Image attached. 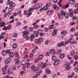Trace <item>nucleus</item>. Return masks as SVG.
<instances>
[{
    "label": "nucleus",
    "mask_w": 78,
    "mask_h": 78,
    "mask_svg": "<svg viewBox=\"0 0 78 78\" xmlns=\"http://www.w3.org/2000/svg\"><path fill=\"white\" fill-rule=\"evenodd\" d=\"M70 63H67L65 65L64 67L66 68V70H69L70 69Z\"/></svg>",
    "instance_id": "obj_1"
},
{
    "label": "nucleus",
    "mask_w": 78,
    "mask_h": 78,
    "mask_svg": "<svg viewBox=\"0 0 78 78\" xmlns=\"http://www.w3.org/2000/svg\"><path fill=\"white\" fill-rule=\"evenodd\" d=\"M23 37H26V36H27V34H28V31L27 30H26L25 31H23Z\"/></svg>",
    "instance_id": "obj_2"
},
{
    "label": "nucleus",
    "mask_w": 78,
    "mask_h": 78,
    "mask_svg": "<svg viewBox=\"0 0 78 78\" xmlns=\"http://www.w3.org/2000/svg\"><path fill=\"white\" fill-rule=\"evenodd\" d=\"M54 32H53L52 33V36H56L57 33V31H58V30L57 29H54L53 30Z\"/></svg>",
    "instance_id": "obj_3"
},
{
    "label": "nucleus",
    "mask_w": 78,
    "mask_h": 78,
    "mask_svg": "<svg viewBox=\"0 0 78 78\" xmlns=\"http://www.w3.org/2000/svg\"><path fill=\"white\" fill-rule=\"evenodd\" d=\"M10 61H11V59L9 58H8L5 60V62L6 64H7L9 63Z\"/></svg>",
    "instance_id": "obj_4"
},
{
    "label": "nucleus",
    "mask_w": 78,
    "mask_h": 78,
    "mask_svg": "<svg viewBox=\"0 0 78 78\" xmlns=\"http://www.w3.org/2000/svg\"><path fill=\"white\" fill-rule=\"evenodd\" d=\"M37 33L38 34H40V36H44V34L42 33V30H38Z\"/></svg>",
    "instance_id": "obj_5"
},
{
    "label": "nucleus",
    "mask_w": 78,
    "mask_h": 78,
    "mask_svg": "<svg viewBox=\"0 0 78 78\" xmlns=\"http://www.w3.org/2000/svg\"><path fill=\"white\" fill-rule=\"evenodd\" d=\"M45 72L47 74H50V73L51 72V71H50V70L48 69V68H47L46 69Z\"/></svg>",
    "instance_id": "obj_6"
},
{
    "label": "nucleus",
    "mask_w": 78,
    "mask_h": 78,
    "mask_svg": "<svg viewBox=\"0 0 78 78\" xmlns=\"http://www.w3.org/2000/svg\"><path fill=\"white\" fill-rule=\"evenodd\" d=\"M0 24H1L0 25V27H5V23L3 22L2 21L0 22Z\"/></svg>",
    "instance_id": "obj_7"
},
{
    "label": "nucleus",
    "mask_w": 78,
    "mask_h": 78,
    "mask_svg": "<svg viewBox=\"0 0 78 78\" xmlns=\"http://www.w3.org/2000/svg\"><path fill=\"white\" fill-rule=\"evenodd\" d=\"M39 8V4H36L34 5V9H38Z\"/></svg>",
    "instance_id": "obj_8"
},
{
    "label": "nucleus",
    "mask_w": 78,
    "mask_h": 78,
    "mask_svg": "<svg viewBox=\"0 0 78 78\" xmlns=\"http://www.w3.org/2000/svg\"><path fill=\"white\" fill-rule=\"evenodd\" d=\"M50 53L51 54H52L53 55H54V54H55L56 53V51L54 49H51L50 50Z\"/></svg>",
    "instance_id": "obj_9"
},
{
    "label": "nucleus",
    "mask_w": 78,
    "mask_h": 78,
    "mask_svg": "<svg viewBox=\"0 0 78 78\" xmlns=\"http://www.w3.org/2000/svg\"><path fill=\"white\" fill-rule=\"evenodd\" d=\"M59 60L58 59L56 61L54 62V66H56V65H57V64H59Z\"/></svg>",
    "instance_id": "obj_10"
},
{
    "label": "nucleus",
    "mask_w": 78,
    "mask_h": 78,
    "mask_svg": "<svg viewBox=\"0 0 78 78\" xmlns=\"http://www.w3.org/2000/svg\"><path fill=\"white\" fill-rule=\"evenodd\" d=\"M64 16L65 17L66 19H68L69 18V14H68V13L65 12Z\"/></svg>",
    "instance_id": "obj_11"
},
{
    "label": "nucleus",
    "mask_w": 78,
    "mask_h": 78,
    "mask_svg": "<svg viewBox=\"0 0 78 78\" xmlns=\"http://www.w3.org/2000/svg\"><path fill=\"white\" fill-rule=\"evenodd\" d=\"M58 18H59V19H62V18H63V16H62V15H61L59 13H58Z\"/></svg>",
    "instance_id": "obj_12"
},
{
    "label": "nucleus",
    "mask_w": 78,
    "mask_h": 78,
    "mask_svg": "<svg viewBox=\"0 0 78 78\" xmlns=\"http://www.w3.org/2000/svg\"><path fill=\"white\" fill-rule=\"evenodd\" d=\"M53 12H54V10L53 9L51 10L47 13V14L49 15L50 14H51V13Z\"/></svg>",
    "instance_id": "obj_13"
},
{
    "label": "nucleus",
    "mask_w": 78,
    "mask_h": 78,
    "mask_svg": "<svg viewBox=\"0 0 78 78\" xmlns=\"http://www.w3.org/2000/svg\"><path fill=\"white\" fill-rule=\"evenodd\" d=\"M64 56H65V55H64V54H62L59 55L60 58L61 59L64 58Z\"/></svg>",
    "instance_id": "obj_14"
},
{
    "label": "nucleus",
    "mask_w": 78,
    "mask_h": 78,
    "mask_svg": "<svg viewBox=\"0 0 78 78\" xmlns=\"http://www.w3.org/2000/svg\"><path fill=\"white\" fill-rule=\"evenodd\" d=\"M38 39L39 42H42V41H44V39L42 37L39 38Z\"/></svg>",
    "instance_id": "obj_15"
},
{
    "label": "nucleus",
    "mask_w": 78,
    "mask_h": 78,
    "mask_svg": "<svg viewBox=\"0 0 78 78\" xmlns=\"http://www.w3.org/2000/svg\"><path fill=\"white\" fill-rule=\"evenodd\" d=\"M52 61H56V60L57 59V58L55 56L53 55L52 57Z\"/></svg>",
    "instance_id": "obj_16"
},
{
    "label": "nucleus",
    "mask_w": 78,
    "mask_h": 78,
    "mask_svg": "<svg viewBox=\"0 0 78 78\" xmlns=\"http://www.w3.org/2000/svg\"><path fill=\"white\" fill-rule=\"evenodd\" d=\"M9 56L10 58H12L14 56V55L12 52H10L9 54Z\"/></svg>",
    "instance_id": "obj_17"
},
{
    "label": "nucleus",
    "mask_w": 78,
    "mask_h": 78,
    "mask_svg": "<svg viewBox=\"0 0 78 78\" xmlns=\"http://www.w3.org/2000/svg\"><path fill=\"white\" fill-rule=\"evenodd\" d=\"M67 32L65 30L62 32L61 33V34L63 35V34H67Z\"/></svg>",
    "instance_id": "obj_18"
},
{
    "label": "nucleus",
    "mask_w": 78,
    "mask_h": 78,
    "mask_svg": "<svg viewBox=\"0 0 78 78\" xmlns=\"http://www.w3.org/2000/svg\"><path fill=\"white\" fill-rule=\"evenodd\" d=\"M12 7H11V6H10L8 9V11H9L10 12L12 11Z\"/></svg>",
    "instance_id": "obj_19"
},
{
    "label": "nucleus",
    "mask_w": 78,
    "mask_h": 78,
    "mask_svg": "<svg viewBox=\"0 0 78 78\" xmlns=\"http://www.w3.org/2000/svg\"><path fill=\"white\" fill-rule=\"evenodd\" d=\"M43 58V55H41L39 56L38 59H40V60H42Z\"/></svg>",
    "instance_id": "obj_20"
},
{
    "label": "nucleus",
    "mask_w": 78,
    "mask_h": 78,
    "mask_svg": "<svg viewBox=\"0 0 78 78\" xmlns=\"http://www.w3.org/2000/svg\"><path fill=\"white\" fill-rule=\"evenodd\" d=\"M14 56L16 57H19V54L18 53V52H15L14 53Z\"/></svg>",
    "instance_id": "obj_21"
},
{
    "label": "nucleus",
    "mask_w": 78,
    "mask_h": 78,
    "mask_svg": "<svg viewBox=\"0 0 78 78\" xmlns=\"http://www.w3.org/2000/svg\"><path fill=\"white\" fill-rule=\"evenodd\" d=\"M26 63V62H25V61L24 60H22L21 62V64L22 65H24Z\"/></svg>",
    "instance_id": "obj_22"
},
{
    "label": "nucleus",
    "mask_w": 78,
    "mask_h": 78,
    "mask_svg": "<svg viewBox=\"0 0 78 78\" xmlns=\"http://www.w3.org/2000/svg\"><path fill=\"white\" fill-rule=\"evenodd\" d=\"M54 24H52L50 25L49 27V29H52L53 28V27H54Z\"/></svg>",
    "instance_id": "obj_23"
},
{
    "label": "nucleus",
    "mask_w": 78,
    "mask_h": 78,
    "mask_svg": "<svg viewBox=\"0 0 78 78\" xmlns=\"http://www.w3.org/2000/svg\"><path fill=\"white\" fill-rule=\"evenodd\" d=\"M39 70V68L38 67H35L34 69H33L34 71H37Z\"/></svg>",
    "instance_id": "obj_24"
},
{
    "label": "nucleus",
    "mask_w": 78,
    "mask_h": 78,
    "mask_svg": "<svg viewBox=\"0 0 78 78\" xmlns=\"http://www.w3.org/2000/svg\"><path fill=\"white\" fill-rule=\"evenodd\" d=\"M75 23H76L74 21H72L70 23V25H75Z\"/></svg>",
    "instance_id": "obj_25"
},
{
    "label": "nucleus",
    "mask_w": 78,
    "mask_h": 78,
    "mask_svg": "<svg viewBox=\"0 0 78 78\" xmlns=\"http://www.w3.org/2000/svg\"><path fill=\"white\" fill-rule=\"evenodd\" d=\"M65 12H65L64 10H62L60 12V14H61V15H64V14L65 13Z\"/></svg>",
    "instance_id": "obj_26"
},
{
    "label": "nucleus",
    "mask_w": 78,
    "mask_h": 78,
    "mask_svg": "<svg viewBox=\"0 0 78 78\" xmlns=\"http://www.w3.org/2000/svg\"><path fill=\"white\" fill-rule=\"evenodd\" d=\"M17 45L15 44H13L12 47L13 48L15 49L16 48V47H17Z\"/></svg>",
    "instance_id": "obj_27"
},
{
    "label": "nucleus",
    "mask_w": 78,
    "mask_h": 78,
    "mask_svg": "<svg viewBox=\"0 0 78 78\" xmlns=\"http://www.w3.org/2000/svg\"><path fill=\"white\" fill-rule=\"evenodd\" d=\"M47 66V63H45L44 64V65L42 66V68H44V67H45Z\"/></svg>",
    "instance_id": "obj_28"
},
{
    "label": "nucleus",
    "mask_w": 78,
    "mask_h": 78,
    "mask_svg": "<svg viewBox=\"0 0 78 78\" xmlns=\"http://www.w3.org/2000/svg\"><path fill=\"white\" fill-rule=\"evenodd\" d=\"M47 6H50L51 5V3L50 2H48L46 5Z\"/></svg>",
    "instance_id": "obj_29"
},
{
    "label": "nucleus",
    "mask_w": 78,
    "mask_h": 78,
    "mask_svg": "<svg viewBox=\"0 0 78 78\" xmlns=\"http://www.w3.org/2000/svg\"><path fill=\"white\" fill-rule=\"evenodd\" d=\"M74 58L75 60H76V59H78V57L77 55H74Z\"/></svg>",
    "instance_id": "obj_30"
},
{
    "label": "nucleus",
    "mask_w": 78,
    "mask_h": 78,
    "mask_svg": "<svg viewBox=\"0 0 78 78\" xmlns=\"http://www.w3.org/2000/svg\"><path fill=\"white\" fill-rule=\"evenodd\" d=\"M17 33H15L13 34V37H16L17 36Z\"/></svg>",
    "instance_id": "obj_31"
},
{
    "label": "nucleus",
    "mask_w": 78,
    "mask_h": 78,
    "mask_svg": "<svg viewBox=\"0 0 78 78\" xmlns=\"http://www.w3.org/2000/svg\"><path fill=\"white\" fill-rule=\"evenodd\" d=\"M49 42V41H48V40H47L45 41V45H47V44H48Z\"/></svg>",
    "instance_id": "obj_32"
},
{
    "label": "nucleus",
    "mask_w": 78,
    "mask_h": 78,
    "mask_svg": "<svg viewBox=\"0 0 78 78\" xmlns=\"http://www.w3.org/2000/svg\"><path fill=\"white\" fill-rule=\"evenodd\" d=\"M34 35L33 34H32L30 36V38H31V39H34Z\"/></svg>",
    "instance_id": "obj_33"
},
{
    "label": "nucleus",
    "mask_w": 78,
    "mask_h": 78,
    "mask_svg": "<svg viewBox=\"0 0 78 78\" xmlns=\"http://www.w3.org/2000/svg\"><path fill=\"white\" fill-rule=\"evenodd\" d=\"M69 12L70 14H73V10H71V9H69Z\"/></svg>",
    "instance_id": "obj_34"
},
{
    "label": "nucleus",
    "mask_w": 78,
    "mask_h": 78,
    "mask_svg": "<svg viewBox=\"0 0 78 78\" xmlns=\"http://www.w3.org/2000/svg\"><path fill=\"white\" fill-rule=\"evenodd\" d=\"M41 73H42V71H40L37 73V75H41Z\"/></svg>",
    "instance_id": "obj_35"
},
{
    "label": "nucleus",
    "mask_w": 78,
    "mask_h": 78,
    "mask_svg": "<svg viewBox=\"0 0 78 78\" xmlns=\"http://www.w3.org/2000/svg\"><path fill=\"white\" fill-rule=\"evenodd\" d=\"M43 10H45L46 11V10H47V9H48V8H47V6H45L43 7Z\"/></svg>",
    "instance_id": "obj_36"
},
{
    "label": "nucleus",
    "mask_w": 78,
    "mask_h": 78,
    "mask_svg": "<svg viewBox=\"0 0 78 78\" xmlns=\"http://www.w3.org/2000/svg\"><path fill=\"white\" fill-rule=\"evenodd\" d=\"M78 19V17L77 16H73L72 19L73 20H75V19Z\"/></svg>",
    "instance_id": "obj_37"
},
{
    "label": "nucleus",
    "mask_w": 78,
    "mask_h": 78,
    "mask_svg": "<svg viewBox=\"0 0 78 78\" xmlns=\"http://www.w3.org/2000/svg\"><path fill=\"white\" fill-rule=\"evenodd\" d=\"M46 55L47 56H48L50 55V52L49 51H48L46 54Z\"/></svg>",
    "instance_id": "obj_38"
},
{
    "label": "nucleus",
    "mask_w": 78,
    "mask_h": 78,
    "mask_svg": "<svg viewBox=\"0 0 78 78\" xmlns=\"http://www.w3.org/2000/svg\"><path fill=\"white\" fill-rule=\"evenodd\" d=\"M27 64V68H29V67H30V63H26Z\"/></svg>",
    "instance_id": "obj_39"
},
{
    "label": "nucleus",
    "mask_w": 78,
    "mask_h": 78,
    "mask_svg": "<svg viewBox=\"0 0 78 78\" xmlns=\"http://www.w3.org/2000/svg\"><path fill=\"white\" fill-rule=\"evenodd\" d=\"M71 54V55H72V56H73V55H75V51H72Z\"/></svg>",
    "instance_id": "obj_40"
},
{
    "label": "nucleus",
    "mask_w": 78,
    "mask_h": 78,
    "mask_svg": "<svg viewBox=\"0 0 78 78\" xmlns=\"http://www.w3.org/2000/svg\"><path fill=\"white\" fill-rule=\"evenodd\" d=\"M23 73H25V71H21L20 72V75H23Z\"/></svg>",
    "instance_id": "obj_41"
},
{
    "label": "nucleus",
    "mask_w": 78,
    "mask_h": 78,
    "mask_svg": "<svg viewBox=\"0 0 78 78\" xmlns=\"http://www.w3.org/2000/svg\"><path fill=\"white\" fill-rule=\"evenodd\" d=\"M69 6V4L67 3L66 5H65V8H67Z\"/></svg>",
    "instance_id": "obj_42"
},
{
    "label": "nucleus",
    "mask_w": 78,
    "mask_h": 78,
    "mask_svg": "<svg viewBox=\"0 0 78 78\" xmlns=\"http://www.w3.org/2000/svg\"><path fill=\"white\" fill-rule=\"evenodd\" d=\"M2 54L4 56H5L6 55V54L5 53V52L4 51H3L2 52Z\"/></svg>",
    "instance_id": "obj_43"
},
{
    "label": "nucleus",
    "mask_w": 78,
    "mask_h": 78,
    "mask_svg": "<svg viewBox=\"0 0 78 78\" xmlns=\"http://www.w3.org/2000/svg\"><path fill=\"white\" fill-rule=\"evenodd\" d=\"M33 28L35 29V28H38V26H37V25H36L34 26L33 27Z\"/></svg>",
    "instance_id": "obj_44"
},
{
    "label": "nucleus",
    "mask_w": 78,
    "mask_h": 78,
    "mask_svg": "<svg viewBox=\"0 0 78 78\" xmlns=\"http://www.w3.org/2000/svg\"><path fill=\"white\" fill-rule=\"evenodd\" d=\"M73 0H70L69 1V4H73V2H72Z\"/></svg>",
    "instance_id": "obj_45"
},
{
    "label": "nucleus",
    "mask_w": 78,
    "mask_h": 78,
    "mask_svg": "<svg viewBox=\"0 0 78 78\" xmlns=\"http://www.w3.org/2000/svg\"><path fill=\"white\" fill-rule=\"evenodd\" d=\"M16 5L15 4V3H13V2L12 3V5H11V7H14Z\"/></svg>",
    "instance_id": "obj_46"
},
{
    "label": "nucleus",
    "mask_w": 78,
    "mask_h": 78,
    "mask_svg": "<svg viewBox=\"0 0 78 78\" xmlns=\"http://www.w3.org/2000/svg\"><path fill=\"white\" fill-rule=\"evenodd\" d=\"M13 15L14 16H16L17 15V13H16V12H15L13 13Z\"/></svg>",
    "instance_id": "obj_47"
},
{
    "label": "nucleus",
    "mask_w": 78,
    "mask_h": 78,
    "mask_svg": "<svg viewBox=\"0 0 78 78\" xmlns=\"http://www.w3.org/2000/svg\"><path fill=\"white\" fill-rule=\"evenodd\" d=\"M21 23H16V26L19 27Z\"/></svg>",
    "instance_id": "obj_48"
},
{
    "label": "nucleus",
    "mask_w": 78,
    "mask_h": 78,
    "mask_svg": "<svg viewBox=\"0 0 78 78\" xmlns=\"http://www.w3.org/2000/svg\"><path fill=\"white\" fill-rule=\"evenodd\" d=\"M30 37L28 36H27L26 38V40H27V41H28V40H30Z\"/></svg>",
    "instance_id": "obj_49"
},
{
    "label": "nucleus",
    "mask_w": 78,
    "mask_h": 78,
    "mask_svg": "<svg viewBox=\"0 0 78 78\" xmlns=\"http://www.w3.org/2000/svg\"><path fill=\"white\" fill-rule=\"evenodd\" d=\"M10 52V50H8L6 51L5 53H9Z\"/></svg>",
    "instance_id": "obj_50"
},
{
    "label": "nucleus",
    "mask_w": 78,
    "mask_h": 78,
    "mask_svg": "<svg viewBox=\"0 0 78 78\" xmlns=\"http://www.w3.org/2000/svg\"><path fill=\"white\" fill-rule=\"evenodd\" d=\"M78 10H77V9L75 10L74 12L75 14H77L78 13Z\"/></svg>",
    "instance_id": "obj_51"
},
{
    "label": "nucleus",
    "mask_w": 78,
    "mask_h": 78,
    "mask_svg": "<svg viewBox=\"0 0 78 78\" xmlns=\"http://www.w3.org/2000/svg\"><path fill=\"white\" fill-rule=\"evenodd\" d=\"M45 32H47V31H48V28L45 27Z\"/></svg>",
    "instance_id": "obj_52"
},
{
    "label": "nucleus",
    "mask_w": 78,
    "mask_h": 78,
    "mask_svg": "<svg viewBox=\"0 0 78 78\" xmlns=\"http://www.w3.org/2000/svg\"><path fill=\"white\" fill-rule=\"evenodd\" d=\"M33 8H30L29 9L28 11L30 12L31 11H33Z\"/></svg>",
    "instance_id": "obj_53"
},
{
    "label": "nucleus",
    "mask_w": 78,
    "mask_h": 78,
    "mask_svg": "<svg viewBox=\"0 0 78 78\" xmlns=\"http://www.w3.org/2000/svg\"><path fill=\"white\" fill-rule=\"evenodd\" d=\"M57 45L58 46V47H62V45L61 44H60V43L57 44Z\"/></svg>",
    "instance_id": "obj_54"
},
{
    "label": "nucleus",
    "mask_w": 78,
    "mask_h": 78,
    "mask_svg": "<svg viewBox=\"0 0 78 78\" xmlns=\"http://www.w3.org/2000/svg\"><path fill=\"white\" fill-rule=\"evenodd\" d=\"M6 70V68H3L2 69V71L3 72H5Z\"/></svg>",
    "instance_id": "obj_55"
},
{
    "label": "nucleus",
    "mask_w": 78,
    "mask_h": 78,
    "mask_svg": "<svg viewBox=\"0 0 78 78\" xmlns=\"http://www.w3.org/2000/svg\"><path fill=\"white\" fill-rule=\"evenodd\" d=\"M3 38H4V36L0 35V39H3Z\"/></svg>",
    "instance_id": "obj_56"
},
{
    "label": "nucleus",
    "mask_w": 78,
    "mask_h": 78,
    "mask_svg": "<svg viewBox=\"0 0 78 78\" xmlns=\"http://www.w3.org/2000/svg\"><path fill=\"white\" fill-rule=\"evenodd\" d=\"M12 3H13V2L12 1H11L9 2V5H10V6H11L12 5Z\"/></svg>",
    "instance_id": "obj_57"
},
{
    "label": "nucleus",
    "mask_w": 78,
    "mask_h": 78,
    "mask_svg": "<svg viewBox=\"0 0 78 78\" xmlns=\"http://www.w3.org/2000/svg\"><path fill=\"white\" fill-rule=\"evenodd\" d=\"M78 70V68H76L74 69V71L75 72H77Z\"/></svg>",
    "instance_id": "obj_58"
},
{
    "label": "nucleus",
    "mask_w": 78,
    "mask_h": 78,
    "mask_svg": "<svg viewBox=\"0 0 78 78\" xmlns=\"http://www.w3.org/2000/svg\"><path fill=\"white\" fill-rule=\"evenodd\" d=\"M59 9V6H56L55 9V10H58Z\"/></svg>",
    "instance_id": "obj_59"
},
{
    "label": "nucleus",
    "mask_w": 78,
    "mask_h": 78,
    "mask_svg": "<svg viewBox=\"0 0 78 78\" xmlns=\"http://www.w3.org/2000/svg\"><path fill=\"white\" fill-rule=\"evenodd\" d=\"M14 16H11L10 17V19H12L14 18Z\"/></svg>",
    "instance_id": "obj_60"
},
{
    "label": "nucleus",
    "mask_w": 78,
    "mask_h": 78,
    "mask_svg": "<svg viewBox=\"0 0 78 78\" xmlns=\"http://www.w3.org/2000/svg\"><path fill=\"white\" fill-rule=\"evenodd\" d=\"M19 62H20V61L19 60H17L15 62V64H17Z\"/></svg>",
    "instance_id": "obj_61"
},
{
    "label": "nucleus",
    "mask_w": 78,
    "mask_h": 78,
    "mask_svg": "<svg viewBox=\"0 0 78 78\" xmlns=\"http://www.w3.org/2000/svg\"><path fill=\"white\" fill-rule=\"evenodd\" d=\"M69 16L70 17H72L73 16V13H70Z\"/></svg>",
    "instance_id": "obj_62"
},
{
    "label": "nucleus",
    "mask_w": 78,
    "mask_h": 78,
    "mask_svg": "<svg viewBox=\"0 0 78 78\" xmlns=\"http://www.w3.org/2000/svg\"><path fill=\"white\" fill-rule=\"evenodd\" d=\"M37 0H34L33 1L34 3H37Z\"/></svg>",
    "instance_id": "obj_63"
},
{
    "label": "nucleus",
    "mask_w": 78,
    "mask_h": 78,
    "mask_svg": "<svg viewBox=\"0 0 78 78\" xmlns=\"http://www.w3.org/2000/svg\"><path fill=\"white\" fill-rule=\"evenodd\" d=\"M33 28L32 27H31L30 28V31H33Z\"/></svg>",
    "instance_id": "obj_64"
}]
</instances>
